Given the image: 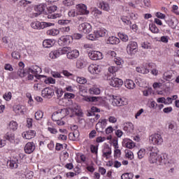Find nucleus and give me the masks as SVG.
<instances>
[{
  "label": "nucleus",
  "mask_w": 179,
  "mask_h": 179,
  "mask_svg": "<svg viewBox=\"0 0 179 179\" xmlns=\"http://www.w3.org/2000/svg\"><path fill=\"white\" fill-rule=\"evenodd\" d=\"M110 85L113 86V87H121L122 85H124V81L117 78H112Z\"/></svg>",
  "instance_id": "4468645a"
},
{
  "label": "nucleus",
  "mask_w": 179,
  "mask_h": 179,
  "mask_svg": "<svg viewBox=\"0 0 179 179\" xmlns=\"http://www.w3.org/2000/svg\"><path fill=\"white\" fill-rule=\"evenodd\" d=\"M112 104L116 107H121L122 106H127L128 101L122 100L120 96H112Z\"/></svg>",
  "instance_id": "0eeeda50"
},
{
  "label": "nucleus",
  "mask_w": 179,
  "mask_h": 179,
  "mask_svg": "<svg viewBox=\"0 0 179 179\" xmlns=\"http://www.w3.org/2000/svg\"><path fill=\"white\" fill-rule=\"evenodd\" d=\"M111 155V148H108V151L103 153V157L108 158V156Z\"/></svg>",
  "instance_id": "0e129e2a"
},
{
  "label": "nucleus",
  "mask_w": 179,
  "mask_h": 179,
  "mask_svg": "<svg viewBox=\"0 0 179 179\" xmlns=\"http://www.w3.org/2000/svg\"><path fill=\"white\" fill-rule=\"evenodd\" d=\"M4 139L9 141L11 143L15 142V134L12 132H7L4 136Z\"/></svg>",
  "instance_id": "b1692460"
},
{
  "label": "nucleus",
  "mask_w": 179,
  "mask_h": 179,
  "mask_svg": "<svg viewBox=\"0 0 179 179\" xmlns=\"http://www.w3.org/2000/svg\"><path fill=\"white\" fill-rule=\"evenodd\" d=\"M51 75L53 78H62L61 74L57 71H52Z\"/></svg>",
  "instance_id": "4d7b16f0"
},
{
  "label": "nucleus",
  "mask_w": 179,
  "mask_h": 179,
  "mask_svg": "<svg viewBox=\"0 0 179 179\" xmlns=\"http://www.w3.org/2000/svg\"><path fill=\"white\" fill-rule=\"evenodd\" d=\"M64 97L65 99H75V94L66 92L64 94Z\"/></svg>",
  "instance_id": "603ef678"
},
{
  "label": "nucleus",
  "mask_w": 179,
  "mask_h": 179,
  "mask_svg": "<svg viewBox=\"0 0 179 179\" xmlns=\"http://www.w3.org/2000/svg\"><path fill=\"white\" fill-rule=\"evenodd\" d=\"M164 113H165L166 114H169V113H171L173 111V108L171 107H167V108H164L163 109Z\"/></svg>",
  "instance_id": "bf43d9fd"
},
{
  "label": "nucleus",
  "mask_w": 179,
  "mask_h": 179,
  "mask_svg": "<svg viewBox=\"0 0 179 179\" xmlns=\"http://www.w3.org/2000/svg\"><path fill=\"white\" fill-rule=\"evenodd\" d=\"M113 131H114V129H113V127L110 126L108 127L106 129V134L107 135H109V134H111L113 132Z\"/></svg>",
  "instance_id": "338daca9"
},
{
  "label": "nucleus",
  "mask_w": 179,
  "mask_h": 179,
  "mask_svg": "<svg viewBox=\"0 0 179 179\" xmlns=\"http://www.w3.org/2000/svg\"><path fill=\"white\" fill-rule=\"evenodd\" d=\"M9 128L10 129H12V131H16V129H17V122L11 121L9 123Z\"/></svg>",
  "instance_id": "473e14b6"
},
{
  "label": "nucleus",
  "mask_w": 179,
  "mask_h": 179,
  "mask_svg": "<svg viewBox=\"0 0 179 179\" xmlns=\"http://www.w3.org/2000/svg\"><path fill=\"white\" fill-rule=\"evenodd\" d=\"M11 55L15 59H20V53L19 52H13Z\"/></svg>",
  "instance_id": "de8ad7c7"
},
{
  "label": "nucleus",
  "mask_w": 179,
  "mask_h": 179,
  "mask_svg": "<svg viewBox=\"0 0 179 179\" xmlns=\"http://www.w3.org/2000/svg\"><path fill=\"white\" fill-rule=\"evenodd\" d=\"M118 156H121V150H120L118 148H116L114 150V157L115 159H117Z\"/></svg>",
  "instance_id": "8fccbe9b"
},
{
  "label": "nucleus",
  "mask_w": 179,
  "mask_h": 179,
  "mask_svg": "<svg viewBox=\"0 0 179 179\" xmlns=\"http://www.w3.org/2000/svg\"><path fill=\"white\" fill-rule=\"evenodd\" d=\"M156 16L158 17V19H164V17H166V15L162 13H157Z\"/></svg>",
  "instance_id": "69168bd1"
},
{
  "label": "nucleus",
  "mask_w": 179,
  "mask_h": 179,
  "mask_svg": "<svg viewBox=\"0 0 179 179\" xmlns=\"http://www.w3.org/2000/svg\"><path fill=\"white\" fill-rule=\"evenodd\" d=\"M100 89L92 87L90 89V94H100Z\"/></svg>",
  "instance_id": "e433bc0d"
},
{
  "label": "nucleus",
  "mask_w": 179,
  "mask_h": 179,
  "mask_svg": "<svg viewBox=\"0 0 179 179\" xmlns=\"http://www.w3.org/2000/svg\"><path fill=\"white\" fill-rule=\"evenodd\" d=\"M45 83L48 84V83H52V85H55V79L52 78H48L47 80H45Z\"/></svg>",
  "instance_id": "3c124183"
},
{
  "label": "nucleus",
  "mask_w": 179,
  "mask_h": 179,
  "mask_svg": "<svg viewBox=\"0 0 179 179\" xmlns=\"http://www.w3.org/2000/svg\"><path fill=\"white\" fill-rule=\"evenodd\" d=\"M79 57V50H69V52L67 53V58L69 59H76Z\"/></svg>",
  "instance_id": "f3484780"
},
{
  "label": "nucleus",
  "mask_w": 179,
  "mask_h": 179,
  "mask_svg": "<svg viewBox=\"0 0 179 179\" xmlns=\"http://www.w3.org/2000/svg\"><path fill=\"white\" fill-rule=\"evenodd\" d=\"M77 15H89V10H87V6L85 4L76 5Z\"/></svg>",
  "instance_id": "9b49d317"
},
{
  "label": "nucleus",
  "mask_w": 179,
  "mask_h": 179,
  "mask_svg": "<svg viewBox=\"0 0 179 179\" xmlns=\"http://www.w3.org/2000/svg\"><path fill=\"white\" fill-rule=\"evenodd\" d=\"M28 71L32 73V75H38L41 72V68L38 66H34L28 69Z\"/></svg>",
  "instance_id": "412c9836"
},
{
  "label": "nucleus",
  "mask_w": 179,
  "mask_h": 179,
  "mask_svg": "<svg viewBox=\"0 0 179 179\" xmlns=\"http://www.w3.org/2000/svg\"><path fill=\"white\" fill-rule=\"evenodd\" d=\"M22 138H24L25 139H32V138H34L36 136V131L34 130H29L28 131H24L22 134Z\"/></svg>",
  "instance_id": "6ab92c4d"
},
{
  "label": "nucleus",
  "mask_w": 179,
  "mask_h": 179,
  "mask_svg": "<svg viewBox=\"0 0 179 179\" xmlns=\"http://www.w3.org/2000/svg\"><path fill=\"white\" fill-rule=\"evenodd\" d=\"M88 72L92 75H99V73L101 72V68H100V66L91 64L88 67Z\"/></svg>",
  "instance_id": "ddd939ff"
},
{
  "label": "nucleus",
  "mask_w": 179,
  "mask_h": 179,
  "mask_svg": "<svg viewBox=\"0 0 179 179\" xmlns=\"http://www.w3.org/2000/svg\"><path fill=\"white\" fill-rule=\"evenodd\" d=\"M77 82L80 83V85H85V83H87V80L83 77H78L77 78Z\"/></svg>",
  "instance_id": "58836bf2"
},
{
  "label": "nucleus",
  "mask_w": 179,
  "mask_h": 179,
  "mask_svg": "<svg viewBox=\"0 0 179 179\" xmlns=\"http://www.w3.org/2000/svg\"><path fill=\"white\" fill-rule=\"evenodd\" d=\"M90 149H91L92 153L97 154V150H99V148L96 147V145H91Z\"/></svg>",
  "instance_id": "5fc2aeb1"
},
{
  "label": "nucleus",
  "mask_w": 179,
  "mask_h": 179,
  "mask_svg": "<svg viewBox=\"0 0 179 179\" xmlns=\"http://www.w3.org/2000/svg\"><path fill=\"white\" fill-rule=\"evenodd\" d=\"M4 69H6V71H10V72H12V71H13V67H12V65L10 64H6Z\"/></svg>",
  "instance_id": "052dcab7"
},
{
  "label": "nucleus",
  "mask_w": 179,
  "mask_h": 179,
  "mask_svg": "<svg viewBox=\"0 0 179 179\" xmlns=\"http://www.w3.org/2000/svg\"><path fill=\"white\" fill-rule=\"evenodd\" d=\"M41 95L45 99H51L54 96V90L50 87H45L42 90Z\"/></svg>",
  "instance_id": "f8f14e48"
},
{
  "label": "nucleus",
  "mask_w": 179,
  "mask_h": 179,
  "mask_svg": "<svg viewBox=\"0 0 179 179\" xmlns=\"http://www.w3.org/2000/svg\"><path fill=\"white\" fill-rule=\"evenodd\" d=\"M101 9L103 10H110V6H108V3H103L101 6Z\"/></svg>",
  "instance_id": "09e8293b"
},
{
  "label": "nucleus",
  "mask_w": 179,
  "mask_h": 179,
  "mask_svg": "<svg viewBox=\"0 0 179 179\" xmlns=\"http://www.w3.org/2000/svg\"><path fill=\"white\" fill-rule=\"evenodd\" d=\"M71 51V48L64 47L63 48H59L57 50H55L51 52L49 54L50 58L52 59H55V58H58L60 55H64V54H66V56L68 57V52Z\"/></svg>",
  "instance_id": "f03ea898"
},
{
  "label": "nucleus",
  "mask_w": 179,
  "mask_h": 179,
  "mask_svg": "<svg viewBox=\"0 0 179 179\" xmlns=\"http://www.w3.org/2000/svg\"><path fill=\"white\" fill-rule=\"evenodd\" d=\"M124 85L127 89H135V83L131 80H127Z\"/></svg>",
  "instance_id": "a878e982"
},
{
  "label": "nucleus",
  "mask_w": 179,
  "mask_h": 179,
  "mask_svg": "<svg viewBox=\"0 0 179 179\" xmlns=\"http://www.w3.org/2000/svg\"><path fill=\"white\" fill-rule=\"evenodd\" d=\"M68 15L69 17H75V16L78 15V12H76L74 9H71L69 11Z\"/></svg>",
  "instance_id": "a19ab883"
},
{
  "label": "nucleus",
  "mask_w": 179,
  "mask_h": 179,
  "mask_svg": "<svg viewBox=\"0 0 179 179\" xmlns=\"http://www.w3.org/2000/svg\"><path fill=\"white\" fill-rule=\"evenodd\" d=\"M59 14H49L48 15V19H57V17H59Z\"/></svg>",
  "instance_id": "864d4df0"
},
{
  "label": "nucleus",
  "mask_w": 179,
  "mask_h": 179,
  "mask_svg": "<svg viewBox=\"0 0 179 179\" xmlns=\"http://www.w3.org/2000/svg\"><path fill=\"white\" fill-rule=\"evenodd\" d=\"M79 131L75 130L73 133H70L69 134V138H71V139L72 141H75L76 139H78L79 138Z\"/></svg>",
  "instance_id": "cd10ccee"
},
{
  "label": "nucleus",
  "mask_w": 179,
  "mask_h": 179,
  "mask_svg": "<svg viewBox=\"0 0 179 179\" xmlns=\"http://www.w3.org/2000/svg\"><path fill=\"white\" fill-rule=\"evenodd\" d=\"M58 23L59 24H62V26H64L62 28V31H66V32H69L71 31V28L69 27V26L66 27V24H69V23H71V20H58Z\"/></svg>",
  "instance_id": "2eb2a0df"
},
{
  "label": "nucleus",
  "mask_w": 179,
  "mask_h": 179,
  "mask_svg": "<svg viewBox=\"0 0 179 179\" xmlns=\"http://www.w3.org/2000/svg\"><path fill=\"white\" fill-rule=\"evenodd\" d=\"M125 128L129 129V132H132V131H134V124L131 122L127 123Z\"/></svg>",
  "instance_id": "a18cd8bd"
},
{
  "label": "nucleus",
  "mask_w": 179,
  "mask_h": 179,
  "mask_svg": "<svg viewBox=\"0 0 179 179\" xmlns=\"http://www.w3.org/2000/svg\"><path fill=\"white\" fill-rule=\"evenodd\" d=\"M50 26H54V24L45 22H40L38 21L31 22V27H32V29H37L38 30H40L41 29H45V27H50Z\"/></svg>",
  "instance_id": "39448f33"
},
{
  "label": "nucleus",
  "mask_w": 179,
  "mask_h": 179,
  "mask_svg": "<svg viewBox=\"0 0 179 179\" xmlns=\"http://www.w3.org/2000/svg\"><path fill=\"white\" fill-rule=\"evenodd\" d=\"M118 71V67L117 66H111L108 68V72L110 73H115V72H117Z\"/></svg>",
  "instance_id": "49530a36"
},
{
  "label": "nucleus",
  "mask_w": 179,
  "mask_h": 179,
  "mask_svg": "<svg viewBox=\"0 0 179 179\" xmlns=\"http://www.w3.org/2000/svg\"><path fill=\"white\" fill-rule=\"evenodd\" d=\"M118 36H119L120 40H122V41H123L124 43H127V41H128V40H129L128 35H127L125 34L119 33Z\"/></svg>",
  "instance_id": "2f4dec72"
},
{
  "label": "nucleus",
  "mask_w": 179,
  "mask_h": 179,
  "mask_svg": "<svg viewBox=\"0 0 179 179\" xmlns=\"http://www.w3.org/2000/svg\"><path fill=\"white\" fill-rule=\"evenodd\" d=\"M34 90H36V91L41 90V85L38 83L34 84Z\"/></svg>",
  "instance_id": "774afa93"
},
{
  "label": "nucleus",
  "mask_w": 179,
  "mask_h": 179,
  "mask_svg": "<svg viewBox=\"0 0 179 179\" xmlns=\"http://www.w3.org/2000/svg\"><path fill=\"white\" fill-rule=\"evenodd\" d=\"M3 99H5L6 100V101H9V100H10V99H12V92H9L8 93H6L3 95Z\"/></svg>",
  "instance_id": "c03bdc74"
},
{
  "label": "nucleus",
  "mask_w": 179,
  "mask_h": 179,
  "mask_svg": "<svg viewBox=\"0 0 179 179\" xmlns=\"http://www.w3.org/2000/svg\"><path fill=\"white\" fill-rule=\"evenodd\" d=\"M56 94H57V97L59 98L64 94V92L62 90L56 89Z\"/></svg>",
  "instance_id": "680f3d73"
},
{
  "label": "nucleus",
  "mask_w": 179,
  "mask_h": 179,
  "mask_svg": "<svg viewBox=\"0 0 179 179\" xmlns=\"http://www.w3.org/2000/svg\"><path fill=\"white\" fill-rule=\"evenodd\" d=\"M147 150H148V152H150V163H155L157 162V153H159V150L157 149V148L156 146L155 147H152L150 146L147 148Z\"/></svg>",
  "instance_id": "7ed1b4c3"
},
{
  "label": "nucleus",
  "mask_w": 179,
  "mask_h": 179,
  "mask_svg": "<svg viewBox=\"0 0 179 179\" xmlns=\"http://www.w3.org/2000/svg\"><path fill=\"white\" fill-rule=\"evenodd\" d=\"M138 48V43L136 42H130L127 47L128 54H132L135 50Z\"/></svg>",
  "instance_id": "a211bd4d"
},
{
  "label": "nucleus",
  "mask_w": 179,
  "mask_h": 179,
  "mask_svg": "<svg viewBox=\"0 0 179 179\" xmlns=\"http://www.w3.org/2000/svg\"><path fill=\"white\" fill-rule=\"evenodd\" d=\"M62 3L64 6H73V5H75V0H64Z\"/></svg>",
  "instance_id": "7c9ffc66"
},
{
  "label": "nucleus",
  "mask_w": 179,
  "mask_h": 179,
  "mask_svg": "<svg viewBox=\"0 0 179 179\" xmlns=\"http://www.w3.org/2000/svg\"><path fill=\"white\" fill-rule=\"evenodd\" d=\"M58 9V7L57 6H51L47 8L48 13L51 14L54 13Z\"/></svg>",
  "instance_id": "f704fd0d"
},
{
  "label": "nucleus",
  "mask_w": 179,
  "mask_h": 179,
  "mask_svg": "<svg viewBox=\"0 0 179 179\" xmlns=\"http://www.w3.org/2000/svg\"><path fill=\"white\" fill-rule=\"evenodd\" d=\"M17 75H18L20 78H24L29 75V70L26 71L22 68H20L17 71Z\"/></svg>",
  "instance_id": "393cba45"
},
{
  "label": "nucleus",
  "mask_w": 179,
  "mask_h": 179,
  "mask_svg": "<svg viewBox=\"0 0 179 179\" xmlns=\"http://www.w3.org/2000/svg\"><path fill=\"white\" fill-rule=\"evenodd\" d=\"M7 166L9 167V169H17L18 167L17 162L15 160L8 161Z\"/></svg>",
  "instance_id": "bb28decb"
},
{
  "label": "nucleus",
  "mask_w": 179,
  "mask_h": 179,
  "mask_svg": "<svg viewBox=\"0 0 179 179\" xmlns=\"http://www.w3.org/2000/svg\"><path fill=\"white\" fill-rule=\"evenodd\" d=\"M107 34V30L104 28L99 29V30L95 31L94 37L99 38V37H104Z\"/></svg>",
  "instance_id": "aec40b11"
},
{
  "label": "nucleus",
  "mask_w": 179,
  "mask_h": 179,
  "mask_svg": "<svg viewBox=\"0 0 179 179\" xmlns=\"http://www.w3.org/2000/svg\"><path fill=\"white\" fill-rule=\"evenodd\" d=\"M45 8H47V5L45 3H41L37 6L36 10V12H39L41 13H43L44 10H45Z\"/></svg>",
  "instance_id": "c85d7f7f"
},
{
  "label": "nucleus",
  "mask_w": 179,
  "mask_h": 179,
  "mask_svg": "<svg viewBox=\"0 0 179 179\" xmlns=\"http://www.w3.org/2000/svg\"><path fill=\"white\" fill-rule=\"evenodd\" d=\"M173 78V76L171 74H169V73L166 72L164 73V79L165 80H167L168 82H170V80Z\"/></svg>",
  "instance_id": "79ce46f5"
},
{
  "label": "nucleus",
  "mask_w": 179,
  "mask_h": 179,
  "mask_svg": "<svg viewBox=\"0 0 179 179\" xmlns=\"http://www.w3.org/2000/svg\"><path fill=\"white\" fill-rule=\"evenodd\" d=\"M145 150L143 149V148H141V149L137 152L138 159H143V157H145Z\"/></svg>",
  "instance_id": "4c0bfd02"
},
{
  "label": "nucleus",
  "mask_w": 179,
  "mask_h": 179,
  "mask_svg": "<svg viewBox=\"0 0 179 179\" xmlns=\"http://www.w3.org/2000/svg\"><path fill=\"white\" fill-rule=\"evenodd\" d=\"M149 141L152 145H162L163 143V138L159 134H155L149 137Z\"/></svg>",
  "instance_id": "423d86ee"
},
{
  "label": "nucleus",
  "mask_w": 179,
  "mask_h": 179,
  "mask_svg": "<svg viewBox=\"0 0 179 179\" xmlns=\"http://www.w3.org/2000/svg\"><path fill=\"white\" fill-rule=\"evenodd\" d=\"M107 44H112V45L120 44V38L115 36H110L107 40Z\"/></svg>",
  "instance_id": "5701e85b"
},
{
  "label": "nucleus",
  "mask_w": 179,
  "mask_h": 179,
  "mask_svg": "<svg viewBox=\"0 0 179 179\" xmlns=\"http://www.w3.org/2000/svg\"><path fill=\"white\" fill-rule=\"evenodd\" d=\"M54 44H55V41L51 39H46L43 42V46L45 48H51Z\"/></svg>",
  "instance_id": "4be33fe9"
},
{
  "label": "nucleus",
  "mask_w": 179,
  "mask_h": 179,
  "mask_svg": "<svg viewBox=\"0 0 179 179\" xmlns=\"http://www.w3.org/2000/svg\"><path fill=\"white\" fill-rule=\"evenodd\" d=\"M126 157H128V159L132 160L134 159V153L132 152H127Z\"/></svg>",
  "instance_id": "e2e57ef3"
},
{
  "label": "nucleus",
  "mask_w": 179,
  "mask_h": 179,
  "mask_svg": "<svg viewBox=\"0 0 179 179\" xmlns=\"http://www.w3.org/2000/svg\"><path fill=\"white\" fill-rule=\"evenodd\" d=\"M120 19L123 23L127 24L128 26H131V24H132V22L129 21V20L127 19V17H121Z\"/></svg>",
  "instance_id": "ea45409f"
},
{
  "label": "nucleus",
  "mask_w": 179,
  "mask_h": 179,
  "mask_svg": "<svg viewBox=\"0 0 179 179\" xmlns=\"http://www.w3.org/2000/svg\"><path fill=\"white\" fill-rule=\"evenodd\" d=\"M66 115H69V109H59L52 115V121H58V120H62V118H65Z\"/></svg>",
  "instance_id": "f257e3e1"
},
{
  "label": "nucleus",
  "mask_w": 179,
  "mask_h": 179,
  "mask_svg": "<svg viewBox=\"0 0 179 179\" xmlns=\"http://www.w3.org/2000/svg\"><path fill=\"white\" fill-rule=\"evenodd\" d=\"M101 13H102V12L101 10H99V9H94L92 12V14L93 15V16H94V17H97V16L101 15Z\"/></svg>",
  "instance_id": "37998d69"
},
{
  "label": "nucleus",
  "mask_w": 179,
  "mask_h": 179,
  "mask_svg": "<svg viewBox=\"0 0 179 179\" xmlns=\"http://www.w3.org/2000/svg\"><path fill=\"white\" fill-rule=\"evenodd\" d=\"M43 115H44V113L41 110H38L37 112L35 113V118L38 121H39V120H41Z\"/></svg>",
  "instance_id": "72a5a7b5"
},
{
  "label": "nucleus",
  "mask_w": 179,
  "mask_h": 179,
  "mask_svg": "<svg viewBox=\"0 0 179 179\" xmlns=\"http://www.w3.org/2000/svg\"><path fill=\"white\" fill-rule=\"evenodd\" d=\"M126 146L128 149H132L133 148H135V143L133 142H127Z\"/></svg>",
  "instance_id": "13d9d810"
},
{
  "label": "nucleus",
  "mask_w": 179,
  "mask_h": 179,
  "mask_svg": "<svg viewBox=\"0 0 179 179\" xmlns=\"http://www.w3.org/2000/svg\"><path fill=\"white\" fill-rule=\"evenodd\" d=\"M155 162H150L152 164H157V166H163V164H167L169 163V157L166 154H162V155H157Z\"/></svg>",
  "instance_id": "20e7f679"
},
{
  "label": "nucleus",
  "mask_w": 179,
  "mask_h": 179,
  "mask_svg": "<svg viewBox=\"0 0 179 179\" xmlns=\"http://www.w3.org/2000/svg\"><path fill=\"white\" fill-rule=\"evenodd\" d=\"M88 57L90 59H92V61H97L103 58V53L96 50H91L88 52Z\"/></svg>",
  "instance_id": "1a4fd4ad"
},
{
  "label": "nucleus",
  "mask_w": 179,
  "mask_h": 179,
  "mask_svg": "<svg viewBox=\"0 0 179 179\" xmlns=\"http://www.w3.org/2000/svg\"><path fill=\"white\" fill-rule=\"evenodd\" d=\"M169 129L171 132H174V131L176 130V125L173 124V123H169Z\"/></svg>",
  "instance_id": "6e6d98bb"
},
{
  "label": "nucleus",
  "mask_w": 179,
  "mask_h": 179,
  "mask_svg": "<svg viewBox=\"0 0 179 179\" xmlns=\"http://www.w3.org/2000/svg\"><path fill=\"white\" fill-rule=\"evenodd\" d=\"M47 34L48 36H58L59 34V30L57 29H52L47 31Z\"/></svg>",
  "instance_id": "c756f323"
},
{
  "label": "nucleus",
  "mask_w": 179,
  "mask_h": 179,
  "mask_svg": "<svg viewBox=\"0 0 179 179\" xmlns=\"http://www.w3.org/2000/svg\"><path fill=\"white\" fill-rule=\"evenodd\" d=\"M79 30L85 34H89L92 31V25L87 22L82 23L79 25Z\"/></svg>",
  "instance_id": "9d476101"
},
{
  "label": "nucleus",
  "mask_w": 179,
  "mask_h": 179,
  "mask_svg": "<svg viewBox=\"0 0 179 179\" xmlns=\"http://www.w3.org/2000/svg\"><path fill=\"white\" fill-rule=\"evenodd\" d=\"M24 152L27 155H30V153H33L36 149V145L34 143H27L24 146Z\"/></svg>",
  "instance_id": "dca6fc26"
},
{
  "label": "nucleus",
  "mask_w": 179,
  "mask_h": 179,
  "mask_svg": "<svg viewBox=\"0 0 179 179\" xmlns=\"http://www.w3.org/2000/svg\"><path fill=\"white\" fill-rule=\"evenodd\" d=\"M150 30L152 33H159V28L155 24H150Z\"/></svg>",
  "instance_id": "c9c22d12"
},
{
  "label": "nucleus",
  "mask_w": 179,
  "mask_h": 179,
  "mask_svg": "<svg viewBox=\"0 0 179 179\" xmlns=\"http://www.w3.org/2000/svg\"><path fill=\"white\" fill-rule=\"evenodd\" d=\"M73 40V37L72 36H63L58 40V43L60 45H68V44H71V43H72Z\"/></svg>",
  "instance_id": "6e6552de"
}]
</instances>
